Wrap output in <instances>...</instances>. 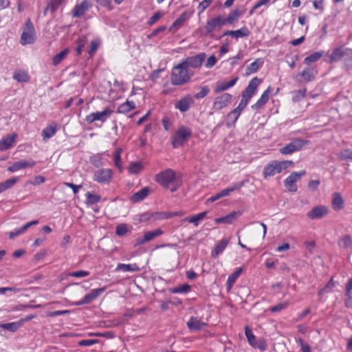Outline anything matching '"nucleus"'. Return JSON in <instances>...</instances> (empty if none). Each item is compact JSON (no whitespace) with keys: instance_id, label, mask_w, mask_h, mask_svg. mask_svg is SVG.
<instances>
[{"instance_id":"nucleus-44","label":"nucleus","mask_w":352,"mask_h":352,"mask_svg":"<svg viewBox=\"0 0 352 352\" xmlns=\"http://www.w3.org/2000/svg\"><path fill=\"white\" fill-rule=\"evenodd\" d=\"M206 214L207 212L206 211L200 212L196 215H193L186 218V221H188L189 223H194L195 226H197L199 224V221L203 220L205 218Z\"/></svg>"},{"instance_id":"nucleus-57","label":"nucleus","mask_w":352,"mask_h":352,"mask_svg":"<svg viewBox=\"0 0 352 352\" xmlns=\"http://www.w3.org/2000/svg\"><path fill=\"white\" fill-rule=\"evenodd\" d=\"M210 91V89L208 87L204 86L201 87V91L195 94L194 97L196 99H201L206 97Z\"/></svg>"},{"instance_id":"nucleus-23","label":"nucleus","mask_w":352,"mask_h":352,"mask_svg":"<svg viewBox=\"0 0 352 352\" xmlns=\"http://www.w3.org/2000/svg\"><path fill=\"white\" fill-rule=\"evenodd\" d=\"M16 137V134L12 133L0 140V150L6 151L10 148L14 142Z\"/></svg>"},{"instance_id":"nucleus-7","label":"nucleus","mask_w":352,"mask_h":352,"mask_svg":"<svg viewBox=\"0 0 352 352\" xmlns=\"http://www.w3.org/2000/svg\"><path fill=\"white\" fill-rule=\"evenodd\" d=\"M306 174V171L305 170L300 171L299 173L293 172L289 177H287L284 183L285 187L290 192H296L297 186L296 183L299 181L303 175Z\"/></svg>"},{"instance_id":"nucleus-5","label":"nucleus","mask_w":352,"mask_h":352,"mask_svg":"<svg viewBox=\"0 0 352 352\" xmlns=\"http://www.w3.org/2000/svg\"><path fill=\"white\" fill-rule=\"evenodd\" d=\"M35 41V30L31 20L28 19L25 23L21 36V43L23 45L33 43Z\"/></svg>"},{"instance_id":"nucleus-58","label":"nucleus","mask_w":352,"mask_h":352,"mask_svg":"<svg viewBox=\"0 0 352 352\" xmlns=\"http://www.w3.org/2000/svg\"><path fill=\"white\" fill-rule=\"evenodd\" d=\"M63 1V0H53L47 5V9H50L51 12H54L58 9Z\"/></svg>"},{"instance_id":"nucleus-22","label":"nucleus","mask_w":352,"mask_h":352,"mask_svg":"<svg viewBox=\"0 0 352 352\" xmlns=\"http://www.w3.org/2000/svg\"><path fill=\"white\" fill-rule=\"evenodd\" d=\"M151 189L149 187H144L142 188L140 190L133 193L131 197L130 200L132 203H138L142 200H144L150 193Z\"/></svg>"},{"instance_id":"nucleus-45","label":"nucleus","mask_w":352,"mask_h":352,"mask_svg":"<svg viewBox=\"0 0 352 352\" xmlns=\"http://www.w3.org/2000/svg\"><path fill=\"white\" fill-rule=\"evenodd\" d=\"M250 345L253 348L260 349L261 351H265L267 348V343L265 340L259 339L257 340L256 336L254 337L252 343L250 344Z\"/></svg>"},{"instance_id":"nucleus-20","label":"nucleus","mask_w":352,"mask_h":352,"mask_svg":"<svg viewBox=\"0 0 352 352\" xmlns=\"http://www.w3.org/2000/svg\"><path fill=\"white\" fill-rule=\"evenodd\" d=\"M347 49H348L347 47H345L343 45L335 47L332 50L331 54L329 55L330 61L332 63V62H337L340 60H342Z\"/></svg>"},{"instance_id":"nucleus-14","label":"nucleus","mask_w":352,"mask_h":352,"mask_svg":"<svg viewBox=\"0 0 352 352\" xmlns=\"http://www.w3.org/2000/svg\"><path fill=\"white\" fill-rule=\"evenodd\" d=\"M36 164V162L32 160H19L12 163L8 166V170L14 173L21 169H24L28 167H32Z\"/></svg>"},{"instance_id":"nucleus-36","label":"nucleus","mask_w":352,"mask_h":352,"mask_svg":"<svg viewBox=\"0 0 352 352\" xmlns=\"http://www.w3.org/2000/svg\"><path fill=\"white\" fill-rule=\"evenodd\" d=\"M13 78L19 82H27L30 80V76L28 73L21 69L14 71Z\"/></svg>"},{"instance_id":"nucleus-32","label":"nucleus","mask_w":352,"mask_h":352,"mask_svg":"<svg viewBox=\"0 0 352 352\" xmlns=\"http://www.w3.org/2000/svg\"><path fill=\"white\" fill-rule=\"evenodd\" d=\"M271 91V88L269 87L261 95V98L258 100V101L252 106L253 109H258L264 104L267 103L269 100V95Z\"/></svg>"},{"instance_id":"nucleus-41","label":"nucleus","mask_w":352,"mask_h":352,"mask_svg":"<svg viewBox=\"0 0 352 352\" xmlns=\"http://www.w3.org/2000/svg\"><path fill=\"white\" fill-rule=\"evenodd\" d=\"M135 108V104L134 102L127 100L126 102L118 107V111L120 113H126Z\"/></svg>"},{"instance_id":"nucleus-47","label":"nucleus","mask_w":352,"mask_h":352,"mask_svg":"<svg viewBox=\"0 0 352 352\" xmlns=\"http://www.w3.org/2000/svg\"><path fill=\"white\" fill-rule=\"evenodd\" d=\"M69 50L65 49L58 54H57L52 60V63L54 65H57L59 64L68 54Z\"/></svg>"},{"instance_id":"nucleus-28","label":"nucleus","mask_w":352,"mask_h":352,"mask_svg":"<svg viewBox=\"0 0 352 352\" xmlns=\"http://www.w3.org/2000/svg\"><path fill=\"white\" fill-rule=\"evenodd\" d=\"M316 72L314 68L307 67L298 74L302 78V81L305 82H311L315 78Z\"/></svg>"},{"instance_id":"nucleus-10","label":"nucleus","mask_w":352,"mask_h":352,"mask_svg":"<svg viewBox=\"0 0 352 352\" xmlns=\"http://www.w3.org/2000/svg\"><path fill=\"white\" fill-rule=\"evenodd\" d=\"M105 290V287H101L92 289L89 294H86L84 298L74 303L76 306L87 305L96 300Z\"/></svg>"},{"instance_id":"nucleus-59","label":"nucleus","mask_w":352,"mask_h":352,"mask_svg":"<svg viewBox=\"0 0 352 352\" xmlns=\"http://www.w3.org/2000/svg\"><path fill=\"white\" fill-rule=\"evenodd\" d=\"M340 157L342 160H352V150L344 149L342 151Z\"/></svg>"},{"instance_id":"nucleus-53","label":"nucleus","mask_w":352,"mask_h":352,"mask_svg":"<svg viewBox=\"0 0 352 352\" xmlns=\"http://www.w3.org/2000/svg\"><path fill=\"white\" fill-rule=\"evenodd\" d=\"M190 287L188 284H183L170 289L173 294L186 293L190 291Z\"/></svg>"},{"instance_id":"nucleus-16","label":"nucleus","mask_w":352,"mask_h":352,"mask_svg":"<svg viewBox=\"0 0 352 352\" xmlns=\"http://www.w3.org/2000/svg\"><path fill=\"white\" fill-rule=\"evenodd\" d=\"M193 102L194 101L192 97L190 95H187L177 101L175 104V107L181 112H186Z\"/></svg>"},{"instance_id":"nucleus-26","label":"nucleus","mask_w":352,"mask_h":352,"mask_svg":"<svg viewBox=\"0 0 352 352\" xmlns=\"http://www.w3.org/2000/svg\"><path fill=\"white\" fill-rule=\"evenodd\" d=\"M238 79H239L238 77H235V78H234L233 79L230 80L228 82H218L217 83L214 92L215 93H219V92H221V91H226L228 89L233 87L236 84V82L238 80Z\"/></svg>"},{"instance_id":"nucleus-50","label":"nucleus","mask_w":352,"mask_h":352,"mask_svg":"<svg viewBox=\"0 0 352 352\" xmlns=\"http://www.w3.org/2000/svg\"><path fill=\"white\" fill-rule=\"evenodd\" d=\"M345 295L347 297L345 303L346 305L349 307L350 304V300L352 299V278H350L349 279L348 283L346 285Z\"/></svg>"},{"instance_id":"nucleus-54","label":"nucleus","mask_w":352,"mask_h":352,"mask_svg":"<svg viewBox=\"0 0 352 352\" xmlns=\"http://www.w3.org/2000/svg\"><path fill=\"white\" fill-rule=\"evenodd\" d=\"M346 67H352V49L348 48L342 59Z\"/></svg>"},{"instance_id":"nucleus-39","label":"nucleus","mask_w":352,"mask_h":352,"mask_svg":"<svg viewBox=\"0 0 352 352\" xmlns=\"http://www.w3.org/2000/svg\"><path fill=\"white\" fill-rule=\"evenodd\" d=\"M324 54L323 52H315L304 59V63L310 65L311 63L318 61Z\"/></svg>"},{"instance_id":"nucleus-1","label":"nucleus","mask_w":352,"mask_h":352,"mask_svg":"<svg viewBox=\"0 0 352 352\" xmlns=\"http://www.w3.org/2000/svg\"><path fill=\"white\" fill-rule=\"evenodd\" d=\"M193 76L194 72L181 62L172 68L170 82L175 86H182L188 83Z\"/></svg>"},{"instance_id":"nucleus-60","label":"nucleus","mask_w":352,"mask_h":352,"mask_svg":"<svg viewBox=\"0 0 352 352\" xmlns=\"http://www.w3.org/2000/svg\"><path fill=\"white\" fill-rule=\"evenodd\" d=\"M100 42L97 40H93L91 41L90 43V49L88 51V53L90 56H93L95 52H96L98 46H99Z\"/></svg>"},{"instance_id":"nucleus-61","label":"nucleus","mask_w":352,"mask_h":352,"mask_svg":"<svg viewBox=\"0 0 352 352\" xmlns=\"http://www.w3.org/2000/svg\"><path fill=\"white\" fill-rule=\"evenodd\" d=\"M102 158L100 155H94L90 158L91 163L96 166L99 167L102 164Z\"/></svg>"},{"instance_id":"nucleus-29","label":"nucleus","mask_w":352,"mask_h":352,"mask_svg":"<svg viewBox=\"0 0 352 352\" xmlns=\"http://www.w3.org/2000/svg\"><path fill=\"white\" fill-rule=\"evenodd\" d=\"M229 243V239L227 238H224L222 240H221L214 248L213 250L212 251V257H217L220 254H221L226 246L228 245Z\"/></svg>"},{"instance_id":"nucleus-40","label":"nucleus","mask_w":352,"mask_h":352,"mask_svg":"<svg viewBox=\"0 0 352 352\" xmlns=\"http://www.w3.org/2000/svg\"><path fill=\"white\" fill-rule=\"evenodd\" d=\"M56 132V124H52L46 128H45L42 131V136L43 140L50 139L52 136L54 135V134Z\"/></svg>"},{"instance_id":"nucleus-24","label":"nucleus","mask_w":352,"mask_h":352,"mask_svg":"<svg viewBox=\"0 0 352 352\" xmlns=\"http://www.w3.org/2000/svg\"><path fill=\"white\" fill-rule=\"evenodd\" d=\"M206 325V323L193 316L190 317L189 320L187 322V327L191 331H200Z\"/></svg>"},{"instance_id":"nucleus-21","label":"nucleus","mask_w":352,"mask_h":352,"mask_svg":"<svg viewBox=\"0 0 352 352\" xmlns=\"http://www.w3.org/2000/svg\"><path fill=\"white\" fill-rule=\"evenodd\" d=\"M38 223V220H34V221L28 222L22 227L16 228L13 231L10 232L9 233V238L12 239L23 234L31 226L37 225Z\"/></svg>"},{"instance_id":"nucleus-37","label":"nucleus","mask_w":352,"mask_h":352,"mask_svg":"<svg viewBox=\"0 0 352 352\" xmlns=\"http://www.w3.org/2000/svg\"><path fill=\"white\" fill-rule=\"evenodd\" d=\"M19 181V177H15L0 183V193L11 188Z\"/></svg>"},{"instance_id":"nucleus-42","label":"nucleus","mask_w":352,"mask_h":352,"mask_svg":"<svg viewBox=\"0 0 352 352\" xmlns=\"http://www.w3.org/2000/svg\"><path fill=\"white\" fill-rule=\"evenodd\" d=\"M186 19V16L185 13H183L169 28V32H175L178 30L180 27L182 26L184 21Z\"/></svg>"},{"instance_id":"nucleus-62","label":"nucleus","mask_w":352,"mask_h":352,"mask_svg":"<svg viewBox=\"0 0 352 352\" xmlns=\"http://www.w3.org/2000/svg\"><path fill=\"white\" fill-rule=\"evenodd\" d=\"M163 14L160 12H157L155 13L148 21L147 23L149 25H153L155 22H157L162 16Z\"/></svg>"},{"instance_id":"nucleus-33","label":"nucleus","mask_w":352,"mask_h":352,"mask_svg":"<svg viewBox=\"0 0 352 352\" xmlns=\"http://www.w3.org/2000/svg\"><path fill=\"white\" fill-rule=\"evenodd\" d=\"M344 206V200L342 197L339 192H334L333 194L332 207L334 210H340Z\"/></svg>"},{"instance_id":"nucleus-48","label":"nucleus","mask_w":352,"mask_h":352,"mask_svg":"<svg viewBox=\"0 0 352 352\" xmlns=\"http://www.w3.org/2000/svg\"><path fill=\"white\" fill-rule=\"evenodd\" d=\"M85 197L87 199V204L89 205L98 203L101 199V197L100 195L93 194L91 192H87L85 194Z\"/></svg>"},{"instance_id":"nucleus-25","label":"nucleus","mask_w":352,"mask_h":352,"mask_svg":"<svg viewBox=\"0 0 352 352\" xmlns=\"http://www.w3.org/2000/svg\"><path fill=\"white\" fill-rule=\"evenodd\" d=\"M241 214V213L240 212L234 211L224 217L216 219L215 221L217 223H232L233 221L238 218Z\"/></svg>"},{"instance_id":"nucleus-55","label":"nucleus","mask_w":352,"mask_h":352,"mask_svg":"<svg viewBox=\"0 0 352 352\" xmlns=\"http://www.w3.org/2000/svg\"><path fill=\"white\" fill-rule=\"evenodd\" d=\"M129 232L127 226L124 223L119 224L116 228V234L119 236H122Z\"/></svg>"},{"instance_id":"nucleus-8","label":"nucleus","mask_w":352,"mask_h":352,"mask_svg":"<svg viewBox=\"0 0 352 352\" xmlns=\"http://www.w3.org/2000/svg\"><path fill=\"white\" fill-rule=\"evenodd\" d=\"M206 56L205 53H200L196 56L188 57L182 62L188 69L198 68L201 66Z\"/></svg>"},{"instance_id":"nucleus-19","label":"nucleus","mask_w":352,"mask_h":352,"mask_svg":"<svg viewBox=\"0 0 352 352\" xmlns=\"http://www.w3.org/2000/svg\"><path fill=\"white\" fill-rule=\"evenodd\" d=\"M250 34V31L247 27L244 26L236 30H226L223 32L222 36H232V37L238 39L239 38L248 36Z\"/></svg>"},{"instance_id":"nucleus-17","label":"nucleus","mask_w":352,"mask_h":352,"mask_svg":"<svg viewBox=\"0 0 352 352\" xmlns=\"http://www.w3.org/2000/svg\"><path fill=\"white\" fill-rule=\"evenodd\" d=\"M91 6V3L88 0H84L80 3L77 4L73 9V16L81 17L84 15Z\"/></svg>"},{"instance_id":"nucleus-38","label":"nucleus","mask_w":352,"mask_h":352,"mask_svg":"<svg viewBox=\"0 0 352 352\" xmlns=\"http://www.w3.org/2000/svg\"><path fill=\"white\" fill-rule=\"evenodd\" d=\"M21 322H14L10 323H1L0 328L9 331L10 332H15L17 331L21 326Z\"/></svg>"},{"instance_id":"nucleus-49","label":"nucleus","mask_w":352,"mask_h":352,"mask_svg":"<svg viewBox=\"0 0 352 352\" xmlns=\"http://www.w3.org/2000/svg\"><path fill=\"white\" fill-rule=\"evenodd\" d=\"M163 233L162 230L160 229H157L154 231L147 232L144 234V241L146 242L150 241L155 239V237H157L160 236Z\"/></svg>"},{"instance_id":"nucleus-4","label":"nucleus","mask_w":352,"mask_h":352,"mask_svg":"<svg viewBox=\"0 0 352 352\" xmlns=\"http://www.w3.org/2000/svg\"><path fill=\"white\" fill-rule=\"evenodd\" d=\"M177 179H179L177 177L175 172L170 168L156 175V181L166 188H169L170 184L175 183Z\"/></svg>"},{"instance_id":"nucleus-13","label":"nucleus","mask_w":352,"mask_h":352,"mask_svg":"<svg viewBox=\"0 0 352 352\" xmlns=\"http://www.w3.org/2000/svg\"><path fill=\"white\" fill-rule=\"evenodd\" d=\"M261 82V80L257 77L253 78L249 82L247 87L242 91L241 97L250 100L254 94L258 86Z\"/></svg>"},{"instance_id":"nucleus-18","label":"nucleus","mask_w":352,"mask_h":352,"mask_svg":"<svg viewBox=\"0 0 352 352\" xmlns=\"http://www.w3.org/2000/svg\"><path fill=\"white\" fill-rule=\"evenodd\" d=\"M328 212V208L324 206L314 207L307 213V217L311 219H320L326 215Z\"/></svg>"},{"instance_id":"nucleus-34","label":"nucleus","mask_w":352,"mask_h":352,"mask_svg":"<svg viewBox=\"0 0 352 352\" xmlns=\"http://www.w3.org/2000/svg\"><path fill=\"white\" fill-rule=\"evenodd\" d=\"M245 183V181L236 182L235 184H233L232 186L222 190L221 191L219 192L221 197L228 196L230 194V192H232L236 190L240 189L242 186H244Z\"/></svg>"},{"instance_id":"nucleus-27","label":"nucleus","mask_w":352,"mask_h":352,"mask_svg":"<svg viewBox=\"0 0 352 352\" xmlns=\"http://www.w3.org/2000/svg\"><path fill=\"white\" fill-rule=\"evenodd\" d=\"M338 243L341 249L349 251L352 248V238L349 234L344 235L339 239Z\"/></svg>"},{"instance_id":"nucleus-3","label":"nucleus","mask_w":352,"mask_h":352,"mask_svg":"<svg viewBox=\"0 0 352 352\" xmlns=\"http://www.w3.org/2000/svg\"><path fill=\"white\" fill-rule=\"evenodd\" d=\"M192 132L190 129L181 126L179 129L175 131L173 140L172 144L174 148H178L182 146L191 136Z\"/></svg>"},{"instance_id":"nucleus-46","label":"nucleus","mask_w":352,"mask_h":352,"mask_svg":"<svg viewBox=\"0 0 352 352\" xmlns=\"http://www.w3.org/2000/svg\"><path fill=\"white\" fill-rule=\"evenodd\" d=\"M241 113V111H239L236 108L233 109L232 111H230L228 115V118L230 120H232V124H230L229 122L227 123V126L228 127L231 126L232 125L234 124V123L236 122L237 119L240 116Z\"/></svg>"},{"instance_id":"nucleus-35","label":"nucleus","mask_w":352,"mask_h":352,"mask_svg":"<svg viewBox=\"0 0 352 352\" xmlns=\"http://www.w3.org/2000/svg\"><path fill=\"white\" fill-rule=\"evenodd\" d=\"M242 271H243V268L239 267V268L236 269V270L235 272H234L228 277L227 282H226V289H227L228 292H229L232 289L234 283H235L236 280L239 278V276L241 275Z\"/></svg>"},{"instance_id":"nucleus-6","label":"nucleus","mask_w":352,"mask_h":352,"mask_svg":"<svg viewBox=\"0 0 352 352\" xmlns=\"http://www.w3.org/2000/svg\"><path fill=\"white\" fill-rule=\"evenodd\" d=\"M308 143V140L296 138L283 148H280V152L283 155H289L295 151H300Z\"/></svg>"},{"instance_id":"nucleus-31","label":"nucleus","mask_w":352,"mask_h":352,"mask_svg":"<svg viewBox=\"0 0 352 352\" xmlns=\"http://www.w3.org/2000/svg\"><path fill=\"white\" fill-rule=\"evenodd\" d=\"M271 91V88L269 87L261 95V98L258 100V101L252 106L253 109H258L264 104L267 103L269 100V95Z\"/></svg>"},{"instance_id":"nucleus-63","label":"nucleus","mask_w":352,"mask_h":352,"mask_svg":"<svg viewBox=\"0 0 352 352\" xmlns=\"http://www.w3.org/2000/svg\"><path fill=\"white\" fill-rule=\"evenodd\" d=\"M245 334L248 339V343L252 344L255 336L253 334L251 329L248 326L245 327Z\"/></svg>"},{"instance_id":"nucleus-56","label":"nucleus","mask_w":352,"mask_h":352,"mask_svg":"<svg viewBox=\"0 0 352 352\" xmlns=\"http://www.w3.org/2000/svg\"><path fill=\"white\" fill-rule=\"evenodd\" d=\"M121 152H122V150L121 149H119L118 150L116 153L114 154V157H113V160H114V164H115V166L119 169L120 171H122V164H121Z\"/></svg>"},{"instance_id":"nucleus-12","label":"nucleus","mask_w":352,"mask_h":352,"mask_svg":"<svg viewBox=\"0 0 352 352\" xmlns=\"http://www.w3.org/2000/svg\"><path fill=\"white\" fill-rule=\"evenodd\" d=\"M112 170L110 168H101L96 170L94 175V179L98 183H109L112 177Z\"/></svg>"},{"instance_id":"nucleus-9","label":"nucleus","mask_w":352,"mask_h":352,"mask_svg":"<svg viewBox=\"0 0 352 352\" xmlns=\"http://www.w3.org/2000/svg\"><path fill=\"white\" fill-rule=\"evenodd\" d=\"M223 22V16L221 15H219L208 21L206 26L204 27V30L206 31L204 35L209 34L210 37H213L212 34V32L217 28H221V26L224 25Z\"/></svg>"},{"instance_id":"nucleus-52","label":"nucleus","mask_w":352,"mask_h":352,"mask_svg":"<svg viewBox=\"0 0 352 352\" xmlns=\"http://www.w3.org/2000/svg\"><path fill=\"white\" fill-rule=\"evenodd\" d=\"M143 169V166L140 162H134L128 167V170L131 174H138Z\"/></svg>"},{"instance_id":"nucleus-15","label":"nucleus","mask_w":352,"mask_h":352,"mask_svg":"<svg viewBox=\"0 0 352 352\" xmlns=\"http://www.w3.org/2000/svg\"><path fill=\"white\" fill-rule=\"evenodd\" d=\"M231 99L232 95L228 93L216 98L213 104L214 109L217 110L222 109L231 102Z\"/></svg>"},{"instance_id":"nucleus-64","label":"nucleus","mask_w":352,"mask_h":352,"mask_svg":"<svg viewBox=\"0 0 352 352\" xmlns=\"http://www.w3.org/2000/svg\"><path fill=\"white\" fill-rule=\"evenodd\" d=\"M237 20H238V19L235 16L232 15V12H230V14H228L227 18L224 19L223 17V21H224L223 22L224 25H227V24H232L234 22H236Z\"/></svg>"},{"instance_id":"nucleus-43","label":"nucleus","mask_w":352,"mask_h":352,"mask_svg":"<svg viewBox=\"0 0 352 352\" xmlns=\"http://www.w3.org/2000/svg\"><path fill=\"white\" fill-rule=\"evenodd\" d=\"M140 270L138 265H117L115 269L116 272H133Z\"/></svg>"},{"instance_id":"nucleus-30","label":"nucleus","mask_w":352,"mask_h":352,"mask_svg":"<svg viewBox=\"0 0 352 352\" xmlns=\"http://www.w3.org/2000/svg\"><path fill=\"white\" fill-rule=\"evenodd\" d=\"M271 91V88L269 87L261 95V98L258 100V101L252 106L253 109H258L264 104L267 103L269 100V95Z\"/></svg>"},{"instance_id":"nucleus-2","label":"nucleus","mask_w":352,"mask_h":352,"mask_svg":"<svg viewBox=\"0 0 352 352\" xmlns=\"http://www.w3.org/2000/svg\"><path fill=\"white\" fill-rule=\"evenodd\" d=\"M293 164L292 161H276L274 160L267 164L263 171V177L266 179L280 173L283 170L286 169L289 166Z\"/></svg>"},{"instance_id":"nucleus-51","label":"nucleus","mask_w":352,"mask_h":352,"mask_svg":"<svg viewBox=\"0 0 352 352\" xmlns=\"http://www.w3.org/2000/svg\"><path fill=\"white\" fill-rule=\"evenodd\" d=\"M262 65L263 61L261 59H256L248 66L247 70L249 71V73H255Z\"/></svg>"},{"instance_id":"nucleus-11","label":"nucleus","mask_w":352,"mask_h":352,"mask_svg":"<svg viewBox=\"0 0 352 352\" xmlns=\"http://www.w3.org/2000/svg\"><path fill=\"white\" fill-rule=\"evenodd\" d=\"M111 111L107 108L104 109L102 111H96L90 113L86 116L85 120L88 123H93L95 121H101L104 122L111 116Z\"/></svg>"}]
</instances>
